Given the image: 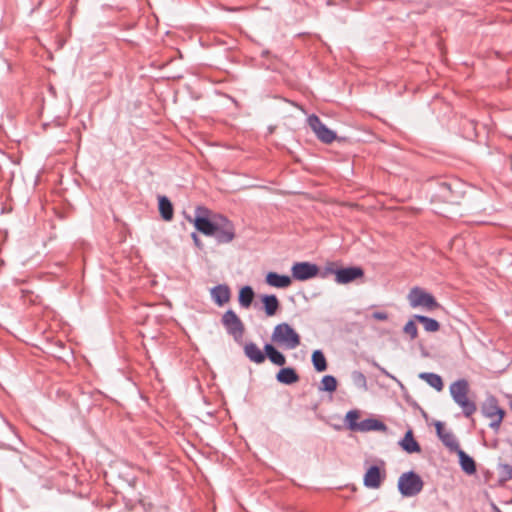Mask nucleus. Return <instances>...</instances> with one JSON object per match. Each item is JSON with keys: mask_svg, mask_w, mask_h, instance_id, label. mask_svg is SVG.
Instances as JSON below:
<instances>
[{"mask_svg": "<svg viewBox=\"0 0 512 512\" xmlns=\"http://www.w3.org/2000/svg\"><path fill=\"white\" fill-rule=\"evenodd\" d=\"M450 395L453 401L461 408L466 418H471L477 411L475 401L468 397L470 388L466 379H458L449 387Z\"/></svg>", "mask_w": 512, "mask_h": 512, "instance_id": "f257e3e1", "label": "nucleus"}, {"mask_svg": "<svg viewBox=\"0 0 512 512\" xmlns=\"http://www.w3.org/2000/svg\"><path fill=\"white\" fill-rule=\"evenodd\" d=\"M271 339L280 347L288 350L297 348L301 343L300 335L288 323L276 325Z\"/></svg>", "mask_w": 512, "mask_h": 512, "instance_id": "f03ea898", "label": "nucleus"}, {"mask_svg": "<svg viewBox=\"0 0 512 512\" xmlns=\"http://www.w3.org/2000/svg\"><path fill=\"white\" fill-rule=\"evenodd\" d=\"M481 412L484 417L490 419L489 427L498 432L505 417V410L499 406L498 399L494 395H488L481 404Z\"/></svg>", "mask_w": 512, "mask_h": 512, "instance_id": "7ed1b4c3", "label": "nucleus"}, {"mask_svg": "<svg viewBox=\"0 0 512 512\" xmlns=\"http://www.w3.org/2000/svg\"><path fill=\"white\" fill-rule=\"evenodd\" d=\"M195 214L193 221L195 228L206 236L213 235L220 214H212L211 210L205 206H197Z\"/></svg>", "mask_w": 512, "mask_h": 512, "instance_id": "20e7f679", "label": "nucleus"}, {"mask_svg": "<svg viewBox=\"0 0 512 512\" xmlns=\"http://www.w3.org/2000/svg\"><path fill=\"white\" fill-rule=\"evenodd\" d=\"M423 480L414 471L403 473L398 479V490L404 497H413L423 489Z\"/></svg>", "mask_w": 512, "mask_h": 512, "instance_id": "39448f33", "label": "nucleus"}, {"mask_svg": "<svg viewBox=\"0 0 512 512\" xmlns=\"http://www.w3.org/2000/svg\"><path fill=\"white\" fill-rule=\"evenodd\" d=\"M407 298L410 306L413 308L422 307L432 311L440 307V304L431 293L417 286L410 290Z\"/></svg>", "mask_w": 512, "mask_h": 512, "instance_id": "423d86ee", "label": "nucleus"}, {"mask_svg": "<svg viewBox=\"0 0 512 512\" xmlns=\"http://www.w3.org/2000/svg\"><path fill=\"white\" fill-rule=\"evenodd\" d=\"M221 323L226 332L231 335L235 341L242 339L245 332V326L233 310L229 309L222 315Z\"/></svg>", "mask_w": 512, "mask_h": 512, "instance_id": "0eeeda50", "label": "nucleus"}, {"mask_svg": "<svg viewBox=\"0 0 512 512\" xmlns=\"http://www.w3.org/2000/svg\"><path fill=\"white\" fill-rule=\"evenodd\" d=\"M334 263H330L326 267V272L331 273L335 275V281L338 284H348L350 282H353L354 280L358 278H362L364 276V270L361 267L358 266H351L346 268H333Z\"/></svg>", "mask_w": 512, "mask_h": 512, "instance_id": "6e6552de", "label": "nucleus"}, {"mask_svg": "<svg viewBox=\"0 0 512 512\" xmlns=\"http://www.w3.org/2000/svg\"><path fill=\"white\" fill-rule=\"evenodd\" d=\"M215 227V233L212 236L218 244H228L234 240L235 226L226 216L220 214Z\"/></svg>", "mask_w": 512, "mask_h": 512, "instance_id": "1a4fd4ad", "label": "nucleus"}, {"mask_svg": "<svg viewBox=\"0 0 512 512\" xmlns=\"http://www.w3.org/2000/svg\"><path fill=\"white\" fill-rule=\"evenodd\" d=\"M307 122L309 127L321 142L330 144L336 139V133L329 129L317 115H310L307 119Z\"/></svg>", "mask_w": 512, "mask_h": 512, "instance_id": "9d476101", "label": "nucleus"}, {"mask_svg": "<svg viewBox=\"0 0 512 512\" xmlns=\"http://www.w3.org/2000/svg\"><path fill=\"white\" fill-rule=\"evenodd\" d=\"M292 277L298 281L314 278L319 273V267L310 262H296L291 268Z\"/></svg>", "mask_w": 512, "mask_h": 512, "instance_id": "9b49d317", "label": "nucleus"}, {"mask_svg": "<svg viewBox=\"0 0 512 512\" xmlns=\"http://www.w3.org/2000/svg\"><path fill=\"white\" fill-rule=\"evenodd\" d=\"M385 472H381L376 465L371 466L365 473L363 478L364 486L371 489H377L381 486Z\"/></svg>", "mask_w": 512, "mask_h": 512, "instance_id": "f8f14e48", "label": "nucleus"}, {"mask_svg": "<svg viewBox=\"0 0 512 512\" xmlns=\"http://www.w3.org/2000/svg\"><path fill=\"white\" fill-rule=\"evenodd\" d=\"M210 293L212 300L220 307L226 304L231 297L230 288L226 284H219L213 287Z\"/></svg>", "mask_w": 512, "mask_h": 512, "instance_id": "ddd939ff", "label": "nucleus"}, {"mask_svg": "<svg viewBox=\"0 0 512 512\" xmlns=\"http://www.w3.org/2000/svg\"><path fill=\"white\" fill-rule=\"evenodd\" d=\"M244 354L251 362L256 364L265 361V351H261L254 342H248L244 345Z\"/></svg>", "mask_w": 512, "mask_h": 512, "instance_id": "4468645a", "label": "nucleus"}, {"mask_svg": "<svg viewBox=\"0 0 512 512\" xmlns=\"http://www.w3.org/2000/svg\"><path fill=\"white\" fill-rule=\"evenodd\" d=\"M265 281L275 288H287L291 285V278L288 275H280L276 272H268Z\"/></svg>", "mask_w": 512, "mask_h": 512, "instance_id": "2eb2a0df", "label": "nucleus"}, {"mask_svg": "<svg viewBox=\"0 0 512 512\" xmlns=\"http://www.w3.org/2000/svg\"><path fill=\"white\" fill-rule=\"evenodd\" d=\"M276 380L285 385H291L299 381V375L292 367L281 368L276 374Z\"/></svg>", "mask_w": 512, "mask_h": 512, "instance_id": "dca6fc26", "label": "nucleus"}, {"mask_svg": "<svg viewBox=\"0 0 512 512\" xmlns=\"http://www.w3.org/2000/svg\"><path fill=\"white\" fill-rule=\"evenodd\" d=\"M401 448L411 454V453H419L421 451V447L419 443L414 439L413 431L408 430L403 439L399 442Z\"/></svg>", "mask_w": 512, "mask_h": 512, "instance_id": "f3484780", "label": "nucleus"}, {"mask_svg": "<svg viewBox=\"0 0 512 512\" xmlns=\"http://www.w3.org/2000/svg\"><path fill=\"white\" fill-rule=\"evenodd\" d=\"M264 351H265V358L268 357V359L275 365L283 366L286 363L285 356L278 351L272 344H265L264 345Z\"/></svg>", "mask_w": 512, "mask_h": 512, "instance_id": "a211bd4d", "label": "nucleus"}, {"mask_svg": "<svg viewBox=\"0 0 512 512\" xmlns=\"http://www.w3.org/2000/svg\"><path fill=\"white\" fill-rule=\"evenodd\" d=\"M263 303L264 311L267 316H273L276 314L280 307V303L276 295H263L261 298Z\"/></svg>", "mask_w": 512, "mask_h": 512, "instance_id": "6ab92c4d", "label": "nucleus"}, {"mask_svg": "<svg viewBox=\"0 0 512 512\" xmlns=\"http://www.w3.org/2000/svg\"><path fill=\"white\" fill-rule=\"evenodd\" d=\"M386 425L377 419L367 418L360 421L358 432L386 431Z\"/></svg>", "mask_w": 512, "mask_h": 512, "instance_id": "aec40b11", "label": "nucleus"}, {"mask_svg": "<svg viewBox=\"0 0 512 512\" xmlns=\"http://www.w3.org/2000/svg\"><path fill=\"white\" fill-rule=\"evenodd\" d=\"M459 456L461 469L467 474H474L476 472V463L472 457L466 454L461 448L456 451Z\"/></svg>", "mask_w": 512, "mask_h": 512, "instance_id": "412c9836", "label": "nucleus"}, {"mask_svg": "<svg viewBox=\"0 0 512 512\" xmlns=\"http://www.w3.org/2000/svg\"><path fill=\"white\" fill-rule=\"evenodd\" d=\"M158 208L161 217L165 221H170L173 218V206L171 201L166 196H160L158 201Z\"/></svg>", "mask_w": 512, "mask_h": 512, "instance_id": "4be33fe9", "label": "nucleus"}, {"mask_svg": "<svg viewBox=\"0 0 512 512\" xmlns=\"http://www.w3.org/2000/svg\"><path fill=\"white\" fill-rule=\"evenodd\" d=\"M413 318L423 325L426 332H437L440 329V323L433 318L420 314L414 315Z\"/></svg>", "mask_w": 512, "mask_h": 512, "instance_id": "5701e85b", "label": "nucleus"}, {"mask_svg": "<svg viewBox=\"0 0 512 512\" xmlns=\"http://www.w3.org/2000/svg\"><path fill=\"white\" fill-rule=\"evenodd\" d=\"M254 299V291L251 286H244L239 291L238 301L241 307L249 308Z\"/></svg>", "mask_w": 512, "mask_h": 512, "instance_id": "b1692460", "label": "nucleus"}, {"mask_svg": "<svg viewBox=\"0 0 512 512\" xmlns=\"http://www.w3.org/2000/svg\"><path fill=\"white\" fill-rule=\"evenodd\" d=\"M419 377L421 379L425 380L429 386L433 387L437 391L443 390V387H444L443 380L438 374L431 373V372H424V373H421Z\"/></svg>", "mask_w": 512, "mask_h": 512, "instance_id": "393cba45", "label": "nucleus"}, {"mask_svg": "<svg viewBox=\"0 0 512 512\" xmlns=\"http://www.w3.org/2000/svg\"><path fill=\"white\" fill-rule=\"evenodd\" d=\"M359 417L360 414L358 410L348 411L344 420L346 427L351 431L358 432L360 426V422H358Z\"/></svg>", "mask_w": 512, "mask_h": 512, "instance_id": "a878e982", "label": "nucleus"}, {"mask_svg": "<svg viewBox=\"0 0 512 512\" xmlns=\"http://www.w3.org/2000/svg\"><path fill=\"white\" fill-rule=\"evenodd\" d=\"M312 363L317 372H323L327 369V361L321 350H315L312 354Z\"/></svg>", "mask_w": 512, "mask_h": 512, "instance_id": "bb28decb", "label": "nucleus"}, {"mask_svg": "<svg viewBox=\"0 0 512 512\" xmlns=\"http://www.w3.org/2000/svg\"><path fill=\"white\" fill-rule=\"evenodd\" d=\"M440 440L447 448L453 452H456L460 449L459 442L451 431H447L445 434H443Z\"/></svg>", "mask_w": 512, "mask_h": 512, "instance_id": "cd10ccee", "label": "nucleus"}, {"mask_svg": "<svg viewBox=\"0 0 512 512\" xmlns=\"http://www.w3.org/2000/svg\"><path fill=\"white\" fill-rule=\"evenodd\" d=\"M337 388V380L332 375H325L321 380L320 391L334 392Z\"/></svg>", "mask_w": 512, "mask_h": 512, "instance_id": "c85d7f7f", "label": "nucleus"}, {"mask_svg": "<svg viewBox=\"0 0 512 512\" xmlns=\"http://www.w3.org/2000/svg\"><path fill=\"white\" fill-rule=\"evenodd\" d=\"M440 188V194L443 198H445L447 201H454V191L452 189V184L448 182H442L439 186Z\"/></svg>", "mask_w": 512, "mask_h": 512, "instance_id": "c756f323", "label": "nucleus"}, {"mask_svg": "<svg viewBox=\"0 0 512 512\" xmlns=\"http://www.w3.org/2000/svg\"><path fill=\"white\" fill-rule=\"evenodd\" d=\"M414 318L409 320L405 326L403 327V332L410 337L411 340H414L418 336V329L415 324Z\"/></svg>", "mask_w": 512, "mask_h": 512, "instance_id": "7c9ffc66", "label": "nucleus"}, {"mask_svg": "<svg viewBox=\"0 0 512 512\" xmlns=\"http://www.w3.org/2000/svg\"><path fill=\"white\" fill-rule=\"evenodd\" d=\"M351 378H352L353 383L356 386H358L360 388L366 389V387H367V380H366L365 375L362 372H360V371H353L352 374H351Z\"/></svg>", "mask_w": 512, "mask_h": 512, "instance_id": "2f4dec72", "label": "nucleus"}, {"mask_svg": "<svg viewBox=\"0 0 512 512\" xmlns=\"http://www.w3.org/2000/svg\"><path fill=\"white\" fill-rule=\"evenodd\" d=\"M499 475L502 481H508L512 479V466L508 463L500 464Z\"/></svg>", "mask_w": 512, "mask_h": 512, "instance_id": "473e14b6", "label": "nucleus"}, {"mask_svg": "<svg viewBox=\"0 0 512 512\" xmlns=\"http://www.w3.org/2000/svg\"><path fill=\"white\" fill-rule=\"evenodd\" d=\"M372 317L378 321H385L388 319V314L385 311H375L372 313Z\"/></svg>", "mask_w": 512, "mask_h": 512, "instance_id": "72a5a7b5", "label": "nucleus"}, {"mask_svg": "<svg viewBox=\"0 0 512 512\" xmlns=\"http://www.w3.org/2000/svg\"><path fill=\"white\" fill-rule=\"evenodd\" d=\"M435 428H436V433H437V436L439 437V439L441 438V436H443V434H445L447 432V431H445L444 425L442 422H437L435 424Z\"/></svg>", "mask_w": 512, "mask_h": 512, "instance_id": "f704fd0d", "label": "nucleus"}, {"mask_svg": "<svg viewBox=\"0 0 512 512\" xmlns=\"http://www.w3.org/2000/svg\"><path fill=\"white\" fill-rule=\"evenodd\" d=\"M191 237H192V239H193V242H194L195 246H196L197 248H199V249H203V243H202V241L200 240L199 236H198L195 232H193V233L191 234Z\"/></svg>", "mask_w": 512, "mask_h": 512, "instance_id": "c9c22d12", "label": "nucleus"}, {"mask_svg": "<svg viewBox=\"0 0 512 512\" xmlns=\"http://www.w3.org/2000/svg\"><path fill=\"white\" fill-rule=\"evenodd\" d=\"M374 366L385 376L394 378L385 368L381 367L379 364L374 363Z\"/></svg>", "mask_w": 512, "mask_h": 512, "instance_id": "e433bc0d", "label": "nucleus"}]
</instances>
